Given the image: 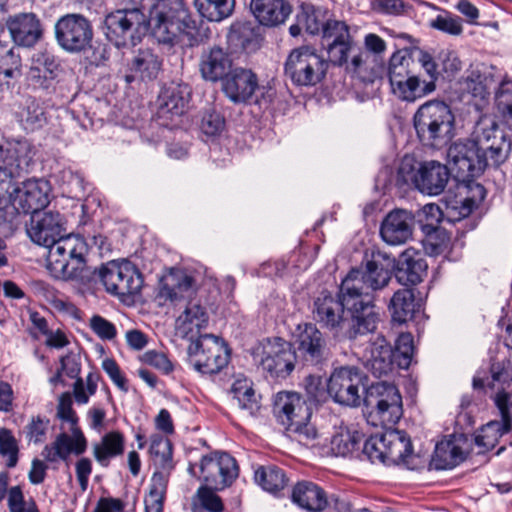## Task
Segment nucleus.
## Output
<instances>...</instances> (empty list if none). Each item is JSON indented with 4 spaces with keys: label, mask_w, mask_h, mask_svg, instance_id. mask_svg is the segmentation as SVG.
<instances>
[{
    "label": "nucleus",
    "mask_w": 512,
    "mask_h": 512,
    "mask_svg": "<svg viewBox=\"0 0 512 512\" xmlns=\"http://www.w3.org/2000/svg\"><path fill=\"white\" fill-rule=\"evenodd\" d=\"M344 279H351L355 284L356 289L352 295L366 316L365 329L376 327L379 316L372 304L371 292L388 285L391 279L390 271L375 261H368L364 269H352Z\"/></svg>",
    "instance_id": "10"
},
{
    "label": "nucleus",
    "mask_w": 512,
    "mask_h": 512,
    "mask_svg": "<svg viewBox=\"0 0 512 512\" xmlns=\"http://www.w3.org/2000/svg\"><path fill=\"white\" fill-rule=\"evenodd\" d=\"M231 392L233 399L247 416L253 417L258 413L260 404L250 382L246 379L235 381Z\"/></svg>",
    "instance_id": "44"
},
{
    "label": "nucleus",
    "mask_w": 512,
    "mask_h": 512,
    "mask_svg": "<svg viewBox=\"0 0 512 512\" xmlns=\"http://www.w3.org/2000/svg\"><path fill=\"white\" fill-rule=\"evenodd\" d=\"M364 359L367 370L379 378L392 373L397 366L392 347L381 336L370 343L365 351Z\"/></svg>",
    "instance_id": "25"
},
{
    "label": "nucleus",
    "mask_w": 512,
    "mask_h": 512,
    "mask_svg": "<svg viewBox=\"0 0 512 512\" xmlns=\"http://www.w3.org/2000/svg\"><path fill=\"white\" fill-rule=\"evenodd\" d=\"M141 12L148 10L149 29L153 37L164 44H173L176 38L185 33L191 35L196 24L182 0H124Z\"/></svg>",
    "instance_id": "4"
},
{
    "label": "nucleus",
    "mask_w": 512,
    "mask_h": 512,
    "mask_svg": "<svg viewBox=\"0 0 512 512\" xmlns=\"http://www.w3.org/2000/svg\"><path fill=\"white\" fill-rule=\"evenodd\" d=\"M414 352L413 337L410 333H402L396 340L393 350L396 365L400 369H407L412 361Z\"/></svg>",
    "instance_id": "50"
},
{
    "label": "nucleus",
    "mask_w": 512,
    "mask_h": 512,
    "mask_svg": "<svg viewBox=\"0 0 512 512\" xmlns=\"http://www.w3.org/2000/svg\"><path fill=\"white\" fill-rule=\"evenodd\" d=\"M58 44L66 51L80 52L90 47L93 30L90 22L80 14L62 16L55 24Z\"/></svg>",
    "instance_id": "19"
},
{
    "label": "nucleus",
    "mask_w": 512,
    "mask_h": 512,
    "mask_svg": "<svg viewBox=\"0 0 512 512\" xmlns=\"http://www.w3.org/2000/svg\"><path fill=\"white\" fill-rule=\"evenodd\" d=\"M200 476L206 484L215 490L229 486L238 475L235 459L228 453H214L203 456L200 464Z\"/></svg>",
    "instance_id": "20"
},
{
    "label": "nucleus",
    "mask_w": 512,
    "mask_h": 512,
    "mask_svg": "<svg viewBox=\"0 0 512 512\" xmlns=\"http://www.w3.org/2000/svg\"><path fill=\"white\" fill-rule=\"evenodd\" d=\"M194 4L203 18L220 22L232 14L235 0H194Z\"/></svg>",
    "instance_id": "45"
},
{
    "label": "nucleus",
    "mask_w": 512,
    "mask_h": 512,
    "mask_svg": "<svg viewBox=\"0 0 512 512\" xmlns=\"http://www.w3.org/2000/svg\"><path fill=\"white\" fill-rule=\"evenodd\" d=\"M355 51L352 37L348 40H342L327 44V53L329 61L338 66L348 63V57Z\"/></svg>",
    "instance_id": "53"
},
{
    "label": "nucleus",
    "mask_w": 512,
    "mask_h": 512,
    "mask_svg": "<svg viewBox=\"0 0 512 512\" xmlns=\"http://www.w3.org/2000/svg\"><path fill=\"white\" fill-rule=\"evenodd\" d=\"M355 289V284L351 279H343L337 295L322 291L313 302L314 320L334 335H338L346 327L345 310H347L351 314V324L346 334L349 339L374 332L376 327L365 329L366 316L352 295Z\"/></svg>",
    "instance_id": "3"
},
{
    "label": "nucleus",
    "mask_w": 512,
    "mask_h": 512,
    "mask_svg": "<svg viewBox=\"0 0 512 512\" xmlns=\"http://www.w3.org/2000/svg\"><path fill=\"white\" fill-rule=\"evenodd\" d=\"M294 355L305 362L319 364L328 357L323 333L312 323L299 324L293 335Z\"/></svg>",
    "instance_id": "21"
},
{
    "label": "nucleus",
    "mask_w": 512,
    "mask_h": 512,
    "mask_svg": "<svg viewBox=\"0 0 512 512\" xmlns=\"http://www.w3.org/2000/svg\"><path fill=\"white\" fill-rule=\"evenodd\" d=\"M384 442L387 464H403L409 469H414V455L410 438L405 432L385 427Z\"/></svg>",
    "instance_id": "27"
},
{
    "label": "nucleus",
    "mask_w": 512,
    "mask_h": 512,
    "mask_svg": "<svg viewBox=\"0 0 512 512\" xmlns=\"http://www.w3.org/2000/svg\"><path fill=\"white\" fill-rule=\"evenodd\" d=\"M99 278L108 293L119 297L136 295L143 286L142 274L128 260L108 262L99 270Z\"/></svg>",
    "instance_id": "17"
},
{
    "label": "nucleus",
    "mask_w": 512,
    "mask_h": 512,
    "mask_svg": "<svg viewBox=\"0 0 512 512\" xmlns=\"http://www.w3.org/2000/svg\"><path fill=\"white\" fill-rule=\"evenodd\" d=\"M188 364L201 374H216L229 361L226 345L216 336L204 334L187 347Z\"/></svg>",
    "instance_id": "13"
},
{
    "label": "nucleus",
    "mask_w": 512,
    "mask_h": 512,
    "mask_svg": "<svg viewBox=\"0 0 512 512\" xmlns=\"http://www.w3.org/2000/svg\"><path fill=\"white\" fill-rule=\"evenodd\" d=\"M33 151L26 140L0 139V211L13 218L20 213H38L50 202L51 187L44 179L18 180L29 173Z\"/></svg>",
    "instance_id": "1"
},
{
    "label": "nucleus",
    "mask_w": 512,
    "mask_h": 512,
    "mask_svg": "<svg viewBox=\"0 0 512 512\" xmlns=\"http://www.w3.org/2000/svg\"><path fill=\"white\" fill-rule=\"evenodd\" d=\"M50 422L46 418L40 416L33 417L29 424L26 426V434L29 441L40 444L46 439Z\"/></svg>",
    "instance_id": "60"
},
{
    "label": "nucleus",
    "mask_w": 512,
    "mask_h": 512,
    "mask_svg": "<svg viewBox=\"0 0 512 512\" xmlns=\"http://www.w3.org/2000/svg\"><path fill=\"white\" fill-rule=\"evenodd\" d=\"M140 359L143 363L153 366L164 374H169L173 371L172 362L162 352L150 350L142 354Z\"/></svg>",
    "instance_id": "62"
},
{
    "label": "nucleus",
    "mask_w": 512,
    "mask_h": 512,
    "mask_svg": "<svg viewBox=\"0 0 512 512\" xmlns=\"http://www.w3.org/2000/svg\"><path fill=\"white\" fill-rule=\"evenodd\" d=\"M430 26L452 36H459L463 33L461 18L448 12L445 15H438L430 22Z\"/></svg>",
    "instance_id": "56"
},
{
    "label": "nucleus",
    "mask_w": 512,
    "mask_h": 512,
    "mask_svg": "<svg viewBox=\"0 0 512 512\" xmlns=\"http://www.w3.org/2000/svg\"><path fill=\"white\" fill-rule=\"evenodd\" d=\"M66 232V219L58 211L38 212L31 216L27 227L30 239L48 248L47 268L57 279L77 278L83 270L88 254L86 240Z\"/></svg>",
    "instance_id": "2"
},
{
    "label": "nucleus",
    "mask_w": 512,
    "mask_h": 512,
    "mask_svg": "<svg viewBox=\"0 0 512 512\" xmlns=\"http://www.w3.org/2000/svg\"><path fill=\"white\" fill-rule=\"evenodd\" d=\"M194 292V280L182 270H172L160 281L158 297L177 302L189 298Z\"/></svg>",
    "instance_id": "30"
},
{
    "label": "nucleus",
    "mask_w": 512,
    "mask_h": 512,
    "mask_svg": "<svg viewBox=\"0 0 512 512\" xmlns=\"http://www.w3.org/2000/svg\"><path fill=\"white\" fill-rule=\"evenodd\" d=\"M296 356L287 342L280 338L267 341L254 352V360L272 376H285L294 369Z\"/></svg>",
    "instance_id": "22"
},
{
    "label": "nucleus",
    "mask_w": 512,
    "mask_h": 512,
    "mask_svg": "<svg viewBox=\"0 0 512 512\" xmlns=\"http://www.w3.org/2000/svg\"><path fill=\"white\" fill-rule=\"evenodd\" d=\"M258 87L256 75L248 69L235 68L223 80L225 95L235 103L246 102Z\"/></svg>",
    "instance_id": "26"
},
{
    "label": "nucleus",
    "mask_w": 512,
    "mask_h": 512,
    "mask_svg": "<svg viewBox=\"0 0 512 512\" xmlns=\"http://www.w3.org/2000/svg\"><path fill=\"white\" fill-rule=\"evenodd\" d=\"M327 61L310 46L293 49L286 62L285 74L297 86H314L326 75Z\"/></svg>",
    "instance_id": "12"
},
{
    "label": "nucleus",
    "mask_w": 512,
    "mask_h": 512,
    "mask_svg": "<svg viewBox=\"0 0 512 512\" xmlns=\"http://www.w3.org/2000/svg\"><path fill=\"white\" fill-rule=\"evenodd\" d=\"M124 452V436L118 431L105 434L99 443L93 445V455L103 467H107L110 460L122 455Z\"/></svg>",
    "instance_id": "38"
},
{
    "label": "nucleus",
    "mask_w": 512,
    "mask_h": 512,
    "mask_svg": "<svg viewBox=\"0 0 512 512\" xmlns=\"http://www.w3.org/2000/svg\"><path fill=\"white\" fill-rule=\"evenodd\" d=\"M411 63L407 53L398 50L390 57L387 71L391 93L398 100L407 103H414L436 89L433 80L421 78L411 71Z\"/></svg>",
    "instance_id": "7"
},
{
    "label": "nucleus",
    "mask_w": 512,
    "mask_h": 512,
    "mask_svg": "<svg viewBox=\"0 0 512 512\" xmlns=\"http://www.w3.org/2000/svg\"><path fill=\"white\" fill-rule=\"evenodd\" d=\"M364 378L355 366L335 368L327 381V393L340 405L359 407L367 389Z\"/></svg>",
    "instance_id": "16"
},
{
    "label": "nucleus",
    "mask_w": 512,
    "mask_h": 512,
    "mask_svg": "<svg viewBox=\"0 0 512 512\" xmlns=\"http://www.w3.org/2000/svg\"><path fill=\"white\" fill-rule=\"evenodd\" d=\"M450 173L463 182H471L491 165L489 157L468 139L453 143L447 151Z\"/></svg>",
    "instance_id": "15"
},
{
    "label": "nucleus",
    "mask_w": 512,
    "mask_h": 512,
    "mask_svg": "<svg viewBox=\"0 0 512 512\" xmlns=\"http://www.w3.org/2000/svg\"><path fill=\"white\" fill-rule=\"evenodd\" d=\"M496 106L505 122L512 126V90L501 87L496 93Z\"/></svg>",
    "instance_id": "63"
},
{
    "label": "nucleus",
    "mask_w": 512,
    "mask_h": 512,
    "mask_svg": "<svg viewBox=\"0 0 512 512\" xmlns=\"http://www.w3.org/2000/svg\"><path fill=\"white\" fill-rule=\"evenodd\" d=\"M0 454L8 457L7 465L14 467L17 463L18 445L8 429H0Z\"/></svg>",
    "instance_id": "57"
},
{
    "label": "nucleus",
    "mask_w": 512,
    "mask_h": 512,
    "mask_svg": "<svg viewBox=\"0 0 512 512\" xmlns=\"http://www.w3.org/2000/svg\"><path fill=\"white\" fill-rule=\"evenodd\" d=\"M427 267L422 254L413 248H408L399 256L395 276L402 285H416L423 280Z\"/></svg>",
    "instance_id": "29"
},
{
    "label": "nucleus",
    "mask_w": 512,
    "mask_h": 512,
    "mask_svg": "<svg viewBox=\"0 0 512 512\" xmlns=\"http://www.w3.org/2000/svg\"><path fill=\"white\" fill-rule=\"evenodd\" d=\"M172 470L156 468L151 477L148 497L145 500L147 512H162L163 502Z\"/></svg>",
    "instance_id": "40"
},
{
    "label": "nucleus",
    "mask_w": 512,
    "mask_h": 512,
    "mask_svg": "<svg viewBox=\"0 0 512 512\" xmlns=\"http://www.w3.org/2000/svg\"><path fill=\"white\" fill-rule=\"evenodd\" d=\"M321 32L326 45L351 38L348 25L344 21L336 19H328Z\"/></svg>",
    "instance_id": "54"
},
{
    "label": "nucleus",
    "mask_w": 512,
    "mask_h": 512,
    "mask_svg": "<svg viewBox=\"0 0 512 512\" xmlns=\"http://www.w3.org/2000/svg\"><path fill=\"white\" fill-rule=\"evenodd\" d=\"M292 501L310 512L322 511L327 506L325 492L316 484L308 481L297 483L292 491Z\"/></svg>",
    "instance_id": "35"
},
{
    "label": "nucleus",
    "mask_w": 512,
    "mask_h": 512,
    "mask_svg": "<svg viewBox=\"0 0 512 512\" xmlns=\"http://www.w3.org/2000/svg\"><path fill=\"white\" fill-rule=\"evenodd\" d=\"M231 55L220 47H213L204 51L200 60V72L205 80L218 81L232 70Z\"/></svg>",
    "instance_id": "31"
},
{
    "label": "nucleus",
    "mask_w": 512,
    "mask_h": 512,
    "mask_svg": "<svg viewBox=\"0 0 512 512\" xmlns=\"http://www.w3.org/2000/svg\"><path fill=\"white\" fill-rule=\"evenodd\" d=\"M20 120L26 130L40 128L46 122V116L41 104L33 99L27 98L19 112Z\"/></svg>",
    "instance_id": "48"
},
{
    "label": "nucleus",
    "mask_w": 512,
    "mask_h": 512,
    "mask_svg": "<svg viewBox=\"0 0 512 512\" xmlns=\"http://www.w3.org/2000/svg\"><path fill=\"white\" fill-rule=\"evenodd\" d=\"M57 417L63 425H67V427L62 426V429L69 431L71 435L63 431L57 435L51 444L43 448L41 455L47 462L51 463L66 460L71 453L81 455L87 448L86 438L77 426L78 418L72 409L71 398L68 394L62 395L59 399Z\"/></svg>",
    "instance_id": "8"
},
{
    "label": "nucleus",
    "mask_w": 512,
    "mask_h": 512,
    "mask_svg": "<svg viewBox=\"0 0 512 512\" xmlns=\"http://www.w3.org/2000/svg\"><path fill=\"white\" fill-rule=\"evenodd\" d=\"M504 421L502 420V424L490 422L486 426H484L481 431L475 437V443L477 446L483 448L484 450H490L494 448L496 443L498 442L499 437L508 431H504Z\"/></svg>",
    "instance_id": "52"
},
{
    "label": "nucleus",
    "mask_w": 512,
    "mask_h": 512,
    "mask_svg": "<svg viewBox=\"0 0 512 512\" xmlns=\"http://www.w3.org/2000/svg\"><path fill=\"white\" fill-rule=\"evenodd\" d=\"M468 140L474 142L489 157L491 166L502 164L511 150L510 142L491 115H483L479 118Z\"/></svg>",
    "instance_id": "18"
},
{
    "label": "nucleus",
    "mask_w": 512,
    "mask_h": 512,
    "mask_svg": "<svg viewBox=\"0 0 512 512\" xmlns=\"http://www.w3.org/2000/svg\"><path fill=\"white\" fill-rule=\"evenodd\" d=\"M149 25L144 12L137 7H125L109 13L104 20V33L117 47L135 45Z\"/></svg>",
    "instance_id": "11"
},
{
    "label": "nucleus",
    "mask_w": 512,
    "mask_h": 512,
    "mask_svg": "<svg viewBox=\"0 0 512 512\" xmlns=\"http://www.w3.org/2000/svg\"><path fill=\"white\" fill-rule=\"evenodd\" d=\"M250 8L258 22L265 26L284 23L292 11L286 0H251Z\"/></svg>",
    "instance_id": "32"
},
{
    "label": "nucleus",
    "mask_w": 512,
    "mask_h": 512,
    "mask_svg": "<svg viewBox=\"0 0 512 512\" xmlns=\"http://www.w3.org/2000/svg\"><path fill=\"white\" fill-rule=\"evenodd\" d=\"M385 445L384 433L373 435L365 441L363 454L372 463L380 462L387 464Z\"/></svg>",
    "instance_id": "55"
},
{
    "label": "nucleus",
    "mask_w": 512,
    "mask_h": 512,
    "mask_svg": "<svg viewBox=\"0 0 512 512\" xmlns=\"http://www.w3.org/2000/svg\"><path fill=\"white\" fill-rule=\"evenodd\" d=\"M362 435L346 426L335 427L329 439V445H322V454L336 457H347L359 446Z\"/></svg>",
    "instance_id": "33"
},
{
    "label": "nucleus",
    "mask_w": 512,
    "mask_h": 512,
    "mask_svg": "<svg viewBox=\"0 0 512 512\" xmlns=\"http://www.w3.org/2000/svg\"><path fill=\"white\" fill-rule=\"evenodd\" d=\"M494 402L504 421V431H509L512 427V395L505 392L504 389H499L495 394Z\"/></svg>",
    "instance_id": "59"
},
{
    "label": "nucleus",
    "mask_w": 512,
    "mask_h": 512,
    "mask_svg": "<svg viewBox=\"0 0 512 512\" xmlns=\"http://www.w3.org/2000/svg\"><path fill=\"white\" fill-rule=\"evenodd\" d=\"M6 26L13 42L21 47H34L43 36V26L34 13H19L10 16Z\"/></svg>",
    "instance_id": "23"
},
{
    "label": "nucleus",
    "mask_w": 512,
    "mask_h": 512,
    "mask_svg": "<svg viewBox=\"0 0 512 512\" xmlns=\"http://www.w3.org/2000/svg\"><path fill=\"white\" fill-rule=\"evenodd\" d=\"M274 412L287 435L304 446H314L317 430L310 423L311 411L306 401L294 392H280L274 403Z\"/></svg>",
    "instance_id": "5"
},
{
    "label": "nucleus",
    "mask_w": 512,
    "mask_h": 512,
    "mask_svg": "<svg viewBox=\"0 0 512 512\" xmlns=\"http://www.w3.org/2000/svg\"><path fill=\"white\" fill-rule=\"evenodd\" d=\"M254 479L263 490L276 493L287 484V478L282 469L276 466H260L254 473Z\"/></svg>",
    "instance_id": "46"
},
{
    "label": "nucleus",
    "mask_w": 512,
    "mask_h": 512,
    "mask_svg": "<svg viewBox=\"0 0 512 512\" xmlns=\"http://www.w3.org/2000/svg\"><path fill=\"white\" fill-rule=\"evenodd\" d=\"M413 159L405 157L399 167L398 174L405 183L412 182L416 188L427 195L441 194L450 177L448 167L438 161L422 162L414 172Z\"/></svg>",
    "instance_id": "14"
},
{
    "label": "nucleus",
    "mask_w": 512,
    "mask_h": 512,
    "mask_svg": "<svg viewBox=\"0 0 512 512\" xmlns=\"http://www.w3.org/2000/svg\"><path fill=\"white\" fill-rule=\"evenodd\" d=\"M414 217L407 210L395 209L390 211L380 226V235L389 245H401L412 237Z\"/></svg>",
    "instance_id": "24"
},
{
    "label": "nucleus",
    "mask_w": 512,
    "mask_h": 512,
    "mask_svg": "<svg viewBox=\"0 0 512 512\" xmlns=\"http://www.w3.org/2000/svg\"><path fill=\"white\" fill-rule=\"evenodd\" d=\"M102 369L119 389L125 392L128 390L126 379L114 359L105 358L102 361Z\"/></svg>",
    "instance_id": "64"
},
{
    "label": "nucleus",
    "mask_w": 512,
    "mask_h": 512,
    "mask_svg": "<svg viewBox=\"0 0 512 512\" xmlns=\"http://www.w3.org/2000/svg\"><path fill=\"white\" fill-rule=\"evenodd\" d=\"M327 16L328 10L324 7L302 4L296 21L302 24L307 33L315 35L323 30L325 22L328 21Z\"/></svg>",
    "instance_id": "43"
},
{
    "label": "nucleus",
    "mask_w": 512,
    "mask_h": 512,
    "mask_svg": "<svg viewBox=\"0 0 512 512\" xmlns=\"http://www.w3.org/2000/svg\"><path fill=\"white\" fill-rule=\"evenodd\" d=\"M0 76L7 80L21 76V58L12 48L0 51Z\"/></svg>",
    "instance_id": "51"
},
{
    "label": "nucleus",
    "mask_w": 512,
    "mask_h": 512,
    "mask_svg": "<svg viewBox=\"0 0 512 512\" xmlns=\"http://www.w3.org/2000/svg\"><path fill=\"white\" fill-rule=\"evenodd\" d=\"M363 403L370 409L368 421L374 426L392 427L403 415L402 396L394 384L386 381L367 387Z\"/></svg>",
    "instance_id": "9"
},
{
    "label": "nucleus",
    "mask_w": 512,
    "mask_h": 512,
    "mask_svg": "<svg viewBox=\"0 0 512 512\" xmlns=\"http://www.w3.org/2000/svg\"><path fill=\"white\" fill-rule=\"evenodd\" d=\"M162 67L160 57L149 48L139 49L132 57L129 68L133 77H139L142 80L155 79Z\"/></svg>",
    "instance_id": "36"
},
{
    "label": "nucleus",
    "mask_w": 512,
    "mask_h": 512,
    "mask_svg": "<svg viewBox=\"0 0 512 512\" xmlns=\"http://www.w3.org/2000/svg\"><path fill=\"white\" fill-rule=\"evenodd\" d=\"M414 128L419 140L427 146L442 147L453 137L454 116L442 101L430 100L416 111Z\"/></svg>",
    "instance_id": "6"
},
{
    "label": "nucleus",
    "mask_w": 512,
    "mask_h": 512,
    "mask_svg": "<svg viewBox=\"0 0 512 512\" xmlns=\"http://www.w3.org/2000/svg\"><path fill=\"white\" fill-rule=\"evenodd\" d=\"M191 89L184 83H170L159 95V109L162 114L181 115L189 102Z\"/></svg>",
    "instance_id": "34"
},
{
    "label": "nucleus",
    "mask_w": 512,
    "mask_h": 512,
    "mask_svg": "<svg viewBox=\"0 0 512 512\" xmlns=\"http://www.w3.org/2000/svg\"><path fill=\"white\" fill-rule=\"evenodd\" d=\"M210 486H201L192 499L193 511L204 509L209 512H222L223 503L221 498L213 491Z\"/></svg>",
    "instance_id": "49"
},
{
    "label": "nucleus",
    "mask_w": 512,
    "mask_h": 512,
    "mask_svg": "<svg viewBox=\"0 0 512 512\" xmlns=\"http://www.w3.org/2000/svg\"><path fill=\"white\" fill-rule=\"evenodd\" d=\"M225 127L223 116L215 111H207L203 114L200 129L209 137L219 135Z\"/></svg>",
    "instance_id": "58"
},
{
    "label": "nucleus",
    "mask_w": 512,
    "mask_h": 512,
    "mask_svg": "<svg viewBox=\"0 0 512 512\" xmlns=\"http://www.w3.org/2000/svg\"><path fill=\"white\" fill-rule=\"evenodd\" d=\"M493 85L494 79L486 72L483 65L471 68L463 81V89L472 97L480 100H484L490 95Z\"/></svg>",
    "instance_id": "39"
},
{
    "label": "nucleus",
    "mask_w": 512,
    "mask_h": 512,
    "mask_svg": "<svg viewBox=\"0 0 512 512\" xmlns=\"http://www.w3.org/2000/svg\"><path fill=\"white\" fill-rule=\"evenodd\" d=\"M416 306L415 296L411 289L404 288L396 291L389 305L393 321L402 324L411 320Z\"/></svg>",
    "instance_id": "41"
},
{
    "label": "nucleus",
    "mask_w": 512,
    "mask_h": 512,
    "mask_svg": "<svg viewBox=\"0 0 512 512\" xmlns=\"http://www.w3.org/2000/svg\"><path fill=\"white\" fill-rule=\"evenodd\" d=\"M208 314L204 307L197 301L190 300L181 314L176 318V333L182 337L195 341L199 338L200 331L207 326Z\"/></svg>",
    "instance_id": "28"
},
{
    "label": "nucleus",
    "mask_w": 512,
    "mask_h": 512,
    "mask_svg": "<svg viewBox=\"0 0 512 512\" xmlns=\"http://www.w3.org/2000/svg\"><path fill=\"white\" fill-rule=\"evenodd\" d=\"M465 459V454L456 438L444 439L435 446L432 463L438 470L454 468Z\"/></svg>",
    "instance_id": "37"
},
{
    "label": "nucleus",
    "mask_w": 512,
    "mask_h": 512,
    "mask_svg": "<svg viewBox=\"0 0 512 512\" xmlns=\"http://www.w3.org/2000/svg\"><path fill=\"white\" fill-rule=\"evenodd\" d=\"M58 69L53 56L48 53L38 52L33 56L32 66L28 72L29 80L37 86H46L47 81L55 77Z\"/></svg>",
    "instance_id": "42"
},
{
    "label": "nucleus",
    "mask_w": 512,
    "mask_h": 512,
    "mask_svg": "<svg viewBox=\"0 0 512 512\" xmlns=\"http://www.w3.org/2000/svg\"><path fill=\"white\" fill-rule=\"evenodd\" d=\"M150 454L153 464L156 468L164 470H173L174 463L172 460V445L171 442L160 435L151 437Z\"/></svg>",
    "instance_id": "47"
},
{
    "label": "nucleus",
    "mask_w": 512,
    "mask_h": 512,
    "mask_svg": "<svg viewBox=\"0 0 512 512\" xmlns=\"http://www.w3.org/2000/svg\"><path fill=\"white\" fill-rule=\"evenodd\" d=\"M90 327L102 340H113L117 335L115 325L100 315H94L90 319Z\"/></svg>",
    "instance_id": "61"
}]
</instances>
